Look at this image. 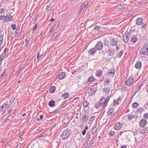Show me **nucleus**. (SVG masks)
<instances>
[{
  "label": "nucleus",
  "mask_w": 148,
  "mask_h": 148,
  "mask_svg": "<svg viewBox=\"0 0 148 148\" xmlns=\"http://www.w3.org/2000/svg\"><path fill=\"white\" fill-rule=\"evenodd\" d=\"M37 24L36 23L33 29V31H34V30L35 29H36V28L37 27Z\"/></svg>",
  "instance_id": "nucleus-58"
},
{
  "label": "nucleus",
  "mask_w": 148,
  "mask_h": 148,
  "mask_svg": "<svg viewBox=\"0 0 148 148\" xmlns=\"http://www.w3.org/2000/svg\"><path fill=\"white\" fill-rule=\"evenodd\" d=\"M129 34L128 33L125 34L123 36V40L124 42L127 43L128 41L129 37L128 36Z\"/></svg>",
  "instance_id": "nucleus-6"
},
{
  "label": "nucleus",
  "mask_w": 148,
  "mask_h": 148,
  "mask_svg": "<svg viewBox=\"0 0 148 148\" xmlns=\"http://www.w3.org/2000/svg\"><path fill=\"white\" fill-rule=\"evenodd\" d=\"M6 56L4 54H2L0 57V62H1L2 60L4 59L5 57Z\"/></svg>",
  "instance_id": "nucleus-31"
},
{
  "label": "nucleus",
  "mask_w": 148,
  "mask_h": 148,
  "mask_svg": "<svg viewBox=\"0 0 148 148\" xmlns=\"http://www.w3.org/2000/svg\"><path fill=\"white\" fill-rule=\"evenodd\" d=\"M77 101H78L79 99V97H77L74 98V100H77Z\"/></svg>",
  "instance_id": "nucleus-63"
},
{
  "label": "nucleus",
  "mask_w": 148,
  "mask_h": 148,
  "mask_svg": "<svg viewBox=\"0 0 148 148\" xmlns=\"http://www.w3.org/2000/svg\"><path fill=\"white\" fill-rule=\"evenodd\" d=\"M70 117V115H69L68 114L66 116V118L67 119H69Z\"/></svg>",
  "instance_id": "nucleus-61"
},
{
  "label": "nucleus",
  "mask_w": 148,
  "mask_h": 148,
  "mask_svg": "<svg viewBox=\"0 0 148 148\" xmlns=\"http://www.w3.org/2000/svg\"><path fill=\"white\" fill-rule=\"evenodd\" d=\"M104 97H103L99 101V102H104Z\"/></svg>",
  "instance_id": "nucleus-52"
},
{
  "label": "nucleus",
  "mask_w": 148,
  "mask_h": 148,
  "mask_svg": "<svg viewBox=\"0 0 148 148\" xmlns=\"http://www.w3.org/2000/svg\"><path fill=\"white\" fill-rule=\"evenodd\" d=\"M5 71H4L3 73H1V74L0 75V78H1L2 76H3L5 74Z\"/></svg>",
  "instance_id": "nucleus-53"
},
{
  "label": "nucleus",
  "mask_w": 148,
  "mask_h": 148,
  "mask_svg": "<svg viewBox=\"0 0 148 148\" xmlns=\"http://www.w3.org/2000/svg\"><path fill=\"white\" fill-rule=\"evenodd\" d=\"M148 50V47L146 45H143L140 51L141 54L144 55L146 54L147 50Z\"/></svg>",
  "instance_id": "nucleus-2"
},
{
  "label": "nucleus",
  "mask_w": 148,
  "mask_h": 148,
  "mask_svg": "<svg viewBox=\"0 0 148 148\" xmlns=\"http://www.w3.org/2000/svg\"><path fill=\"white\" fill-rule=\"evenodd\" d=\"M102 44L100 41L97 42L95 47L96 49L98 50H101L102 49Z\"/></svg>",
  "instance_id": "nucleus-4"
},
{
  "label": "nucleus",
  "mask_w": 148,
  "mask_h": 148,
  "mask_svg": "<svg viewBox=\"0 0 148 148\" xmlns=\"http://www.w3.org/2000/svg\"><path fill=\"white\" fill-rule=\"evenodd\" d=\"M121 97H119V98L117 99L116 102H118L119 101L121 100Z\"/></svg>",
  "instance_id": "nucleus-62"
},
{
  "label": "nucleus",
  "mask_w": 148,
  "mask_h": 148,
  "mask_svg": "<svg viewBox=\"0 0 148 148\" xmlns=\"http://www.w3.org/2000/svg\"><path fill=\"white\" fill-rule=\"evenodd\" d=\"M94 80V78L93 77H90L88 79V81L89 82H92Z\"/></svg>",
  "instance_id": "nucleus-38"
},
{
  "label": "nucleus",
  "mask_w": 148,
  "mask_h": 148,
  "mask_svg": "<svg viewBox=\"0 0 148 148\" xmlns=\"http://www.w3.org/2000/svg\"><path fill=\"white\" fill-rule=\"evenodd\" d=\"M90 142L89 141H88L86 144V148H89V145H90Z\"/></svg>",
  "instance_id": "nucleus-44"
},
{
  "label": "nucleus",
  "mask_w": 148,
  "mask_h": 148,
  "mask_svg": "<svg viewBox=\"0 0 148 148\" xmlns=\"http://www.w3.org/2000/svg\"><path fill=\"white\" fill-rule=\"evenodd\" d=\"M102 71L101 70L97 71L95 73V75L97 77H100L102 75Z\"/></svg>",
  "instance_id": "nucleus-15"
},
{
  "label": "nucleus",
  "mask_w": 148,
  "mask_h": 148,
  "mask_svg": "<svg viewBox=\"0 0 148 148\" xmlns=\"http://www.w3.org/2000/svg\"><path fill=\"white\" fill-rule=\"evenodd\" d=\"M58 35V33L57 32L55 33L52 37L51 40H52L53 41H54L55 39L56 38Z\"/></svg>",
  "instance_id": "nucleus-25"
},
{
  "label": "nucleus",
  "mask_w": 148,
  "mask_h": 148,
  "mask_svg": "<svg viewBox=\"0 0 148 148\" xmlns=\"http://www.w3.org/2000/svg\"><path fill=\"white\" fill-rule=\"evenodd\" d=\"M134 82V80L132 78L129 77L125 81V84L127 85H130L132 84Z\"/></svg>",
  "instance_id": "nucleus-3"
},
{
  "label": "nucleus",
  "mask_w": 148,
  "mask_h": 148,
  "mask_svg": "<svg viewBox=\"0 0 148 148\" xmlns=\"http://www.w3.org/2000/svg\"><path fill=\"white\" fill-rule=\"evenodd\" d=\"M29 40H28L27 39H26V40L25 43V47H26L27 46L29 43Z\"/></svg>",
  "instance_id": "nucleus-46"
},
{
  "label": "nucleus",
  "mask_w": 148,
  "mask_h": 148,
  "mask_svg": "<svg viewBox=\"0 0 148 148\" xmlns=\"http://www.w3.org/2000/svg\"><path fill=\"white\" fill-rule=\"evenodd\" d=\"M86 133V131L85 130H83L82 132V134L83 135H84Z\"/></svg>",
  "instance_id": "nucleus-55"
},
{
  "label": "nucleus",
  "mask_w": 148,
  "mask_h": 148,
  "mask_svg": "<svg viewBox=\"0 0 148 148\" xmlns=\"http://www.w3.org/2000/svg\"><path fill=\"white\" fill-rule=\"evenodd\" d=\"M89 92H90V94L92 95L95 93V91L93 89H90Z\"/></svg>",
  "instance_id": "nucleus-35"
},
{
  "label": "nucleus",
  "mask_w": 148,
  "mask_h": 148,
  "mask_svg": "<svg viewBox=\"0 0 148 148\" xmlns=\"http://www.w3.org/2000/svg\"><path fill=\"white\" fill-rule=\"evenodd\" d=\"M6 48H5L4 50V52L3 53V54H5V55L6 56L8 54V52L7 51H6Z\"/></svg>",
  "instance_id": "nucleus-41"
},
{
  "label": "nucleus",
  "mask_w": 148,
  "mask_h": 148,
  "mask_svg": "<svg viewBox=\"0 0 148 148\" xmlns=\"http://www.w3.org/2000/svg\"><path fill=\"white\" fill-rule=\"evenodd\" d=\"M3 35L1 34V32L0 31V46H1L3 40Z\"/></svg>",
  "instance_id": "nucleus-27"
},
{
  "label": "nucleus",
  "mask_w": 148,
  "mask_h": 148,
  "mask_svg": "<svg viewBox=\"0 0 148 148\" xmlns=\"http://www.w3.org/2000/svg\"><path fill=\"white\" fill-rule=\"evenodd\" d=\"M24 65H22L19 68L18 71H17V74H18L20 73V72L21 71V70H22L23 67H24Z\"/></svg>",
  "instance_id": "nucleus-32"
},
{
  "label": "nucleus",
  "mask_w": 148,
  "mask_h": 148,
  "mask_svg": "<svg viewBox=\"0 0 148 148\" xmlns=\"http://www.w3.org/2000/svg\"><path fill=\"white\" fill-rule=\"evenodd\" d=\"M10 14H7V16H6L7 17V18H6V19L8 20V21H12L13 19V18L12 16H10Z\"/></svg>",
  "instance_id": "nucleus-22"
},
{
  "label": "nucleus",
  "mask_w": 148,
  "mask_h": 148,
  "mask_svg": "<svg viewBox=\"0 0 148 148\" xmlns=\"http://www.w3.org/2000/svg\"><path fill=\"white\" fill-rule=\"evenodd\" d=\"M13 117V116L12 115H10V116H9L8 117L7 119H12Z\"/></svg>",
  "instance_id": "nucleus-54"
},
{
  "label": "nucleus",
  "mask_w": 148,
  "mask_h": 148,
  "mask_svg": "<svg viewBox=\"0 0 148 148\" xmlns=\"http://www.w3.org/2000/svg\"><path fill=\"white\" fill-rule=\"evenodd\" d=\"M147 121L144 119H143L140 122V124L141 127H144L146 125Z\"/></svg>",
  "instance_id": "nucleus-19"
},
{
  "label": "nucleus",
  "mask_w": 148,
  "mask_h": 148,
  "mask_svg": "<svg viewBox=\"0 0 148 148\" xmlns=\"http://www.w3.org/2000/svg\"><path fill=\"white\" fill-rule=\"evenodd\" d=\"M143 21V19L141 18H139L137 19L136 21V24L138 25L141 24Z\"/></svg>",
  "instance_id": "nucleus-16"
},
{
  "label": "nucleus",
  "mask_w": 148,
  "mask_h": 148,
  "mask_svg": "<svg viewBox=\"0 0 148 148\" xmlns=\"http://www.w3.org/2000/svg\"><path fill=\"white\" fill-rule=\"evenodd\" d=\"M115 71L114 70H110V71L108 73V76L112 77L114 76Z\"/></svg>",
  "instance_id": "nucleus-14"
},
{
  "label": "nucleus",
  "mask_w": 148,
  "mask_h": 148,
  "mask_svg": "<svg viewBox=\"0 0 148 148\" xmlns=\"http://www.w3.org/2000/svg\"><path fill=\"white\" fill-rule=\"evenodd\" d=\"M88 102H83V105L84 107H87L88 106Z\"/></svg>",
  "instance_id": "nucleus-42"
},
{
  "label": "nucleus",
  "mask_w": 148,
  "mask_h": 148,
  "mask_svg": "<svg viewBox=\"0 0 148 148\" xmlns=\"http://www.w3.org/2000/svg\"><path fill=\"white\" fill-rule=\"evenodd\" d=\"M122 127V124L120 122L116 123L114 126V127L115 130H119L121 129Z\"/></svg>",
  "instance_id": "nucleus-5"
},
{
  "label": "nucleus",
  "mask_w": 148,
  "mask_h": 148,
  "mask_svg": "<svg viewBox=\"0 0 148 148\" xmlns=\"http://www.w3.org/2000/svg\"><path fill=\"white\" fill-rule=\"evenodd\" d=\"M108 42L107 41H106L103 43V45L105 46H108Z\"/></svg>",
  "instance_id": "nucleus-56"
},
{
  "label": "nucleus",
  "mask_w": 148,
  "mask_h": 148,
  "mask_svg": "<svg viewBox=\"0 0 148 148\" xmlns=\"http://www.w3.org/2000/svg\"><path fill=\"white\" fill-rule=\"evenodd\" d=\"M147 132V130L145 128H143L141 129L140 133L141 134H145Z\"/></svg>",
  "instance_id": "nucleus-26"
},
{
  "label": "nucleus",
  "mask_w": 148,
  "mask_h": 148,
  "mask_svg": "<svg viewBox=\"0 0 148 148\" xmlns=\"http://www.w3.org/2000/svg\"><path fill=\"white\" fill-rule=\"evenodd\" d=\"M134 116L132 115H129L128 116V119L129 120H131L134 117Z\"/></svg>",
  "instance_id": "nucleus-40"
},
{
  "label": "nucleus",
  "mask_w": 148,
  "mask_h": 148,
  "mask_svg": "<svg viewBox=\"0 0 148 148\" xmlns=\"http://www.w3.org/2000/svg\"><path fill=\"white\" fill-rule=\"evenodd\" d=\"M124 6V5L122 4H119L117 5V8H119V9H122L123 8V6Z\"/></svg>",
  "instance_id": "nucleus-39"
},
{
  "label": "nucleus",
  "mask_w": 148,
  "mask_h": 148,
  "mask_svg": "<svg viewBox=\"0 0 148 148\" xmlns=\"http://www.w3.org/2000/svg\"><path fill=\"white\" fill-rule=\"evenodd\" d=\"M110 97L109 96H108L106 98L104 97V102H108L110 99Z\"/></svg>",
  "instance_id": "nucleus-37"
},
{
  "label": "nucleus",
  "mask_w": 148,
  "mask_h": 148,
  "mask_svg": "<svg viewBox=\"0 0 148 148\" xmlns=\"http://www.w3.org/2000/svg\"><path fill=\"white\" fill-rule=\"evenodd\" d=\"M118 42L116 39L114 38L110 41V45L112 46H116Z\"/></svg>",
  "instance_id": "nucleus-8"
},
{
  "label": "nucleus",
  "mask_w": 148,
  "mask_h": 148,
  "mask_svg": "<svg viewBox=\"0 0 148 148\" xmlns=\"http://www.w3.org/2000/svg\"><path fill=\"white\" fill-rule=\"evenodd\" d=\"M141 66L142 63L141 62L138 61L136 63L135 67L136 69H139L141 68Z\"/></svg>",
  "instance_id": "nucleus-11"
},
{
  "label": "nucleus",
  "mask_w": 148,
  "mask_h": 148,
  "mask_svg": "<svg viewBox=\"0 0 148 148\" xmlns=\"http://www.w3.org/2000/svg\"><path fill=\"white\" fill-rule=\"evenodd\" d=\"M146 27V25L145 24H143V23H142V25H141V28L142 29H145V28Z\"/></svg>",
  "instance_id": "nucleus-48"
},
{
  "label": "nucleus",
  "mask_w": 148,
  "mask_h": 148,
  "mask_svg": "<svg viewBox=\"0 0 148 148\" xmlns=\"http://www.w3.org/2000/svg\"><path fill=\"white\" fill-rule=\"evenodd\" d=\"M65 76V74L64 72L60 73L58 75V78L60 79H62L64 78Z\"/></svg>",
  "instance_id": "nucleus-10"
},
{
  "label": "nucleus",
  "mask_w": 148,
  "mask_h": 148,
  "mask_svg": "<svg viewBox=\"0 0 148 148\" xmlns=\"http://www.w3.org/2000/svg\"><path fill=\"white\" fill-rule=\"evenodd\" d=\"M126 145H124L123 146H122L121 148H126Z\"/></svg>",
  "instance_id": "nucleus-64"
},
{
  "label": "nucleus",
  "mask_w": 148,
  "mask_h": 148,
  "mask_svg": "<svg viewBox=\"0 0 148 148\" xmlns=\"http://www.w3.org/2000/svg\"><path fill=\"white\" fill-rule=\"evenodd\" d=\"M110 81L109 79L107 78L104 81L105 83L107 84V83H109L110 82Z\"/></svg>",
  "instance_id": "nucleus-49"
},
{
  "label": "nucleus",
  "mask_w": 148,
  "mask_h": 148,
  "mask_svg": "<svg viewBox=\"0 0 148 148\" xmlns=\"http://www.w3.org/2000/svg\"><path fill=\"white\" fill-rule=\"evenodd\" d=\"M8 105L6 103H5L3 105L1 108H0V110L1 109L2 111H4L5 110L8 109Z\"/></svg>",
  "instance_id": "nucleus-13"
},
{
  "label": "nucleus",
  "mask_w": 148,
  "mask_h": 148,
  "mask_svg": "<svg viewBox=\"0 0 148 148\" xmlns=\"http://www.w3.org/2000/svg\"><path fill=\"white\" fill-rule=\"evenodd\" d=\"M144 117L146 119H148V113H146L144 115Z\"/></svg>",
  "instance_id": "nucleus-47"
},
{
  "label": "nucleus",
  "mask_w": 148,
  "mask_h": 148,
  "mask_svg": "<svg viewBox=\"0 0 148 148\" xmlns=\"http://www.w3.org/2000/svg\"><path fill=\"white\" fill-rule=\"evenodd\" d=\"M48 104L50 107H54L56 104L55 102H49Z\"/></svg>",
  "instance_id": "nucleus-34"
},
{
  "label": "nucleus",
  "mask_w": 148,
  "mask_h": 148,
  "mask_svg": "<svg viewBox=\"0 0 148 148\" xmlns=\"http://www.w3.org/2000/svg\"><path fill=\"white\" fill-rule=\"evenodd\" d=\"M88 119V117L87 115H85L82 117V120L83 121L86 122Z\"/></svg>",
  "instance_id": "nucleus-24"
},
{
  "label": "nucleus",
  "mask_w": 148,
  "mask_h": 148,
  "mask_svg": "<svg viewBox=\"0 0 148 148\" xmlns=\"http://www.w3.org/2000/svg\"><path fill=\"white\" fill-rule=\"evenodd\" d=\"M89 3V1H86L84 3L80 8L79 10L81 12L86 7L87 5Z\"/></svg>",
  "instance_id": "nucleus-7"
},
{
  "label": "nucleus",
  "mask_w": 148,
  "mask_h": 148,
  "mask_svg": "<svg viewBox=\"0 0 148 148\" xmlns=\"http://www.w3.org/2000/svg\"><path fill=\"white\" fill-rule=\"evenodd\" d=\"M115 133L114 131H110L108 133V135L110 137H112L115 134Z\"/></svg>",
  "instance_id": "nucleus-30"
},
{
  "label": "nucleus",
  "mask_w": 148,
  "mask_h": 148,
  "mask_svg": "<svg viewBox=\"0 0 148 148\" xmlns=\"http://www.w3.org/2000/svg\"><path fill=\"white\" fill-rule=\"evenodd\" d=\"M22 145L21 144H18L16 147V148H20L21 147Z\"/></svg>",
  "instance_id": "nucleus-57"
},
{
  "label": "nucleus",
  "mask_w": 148,
  "mask_h": 148,
  "mask_svg": "<svg viewBox=\"0 0 148 148\" xmlns=\"http://www.w3.org/2000/svg\"><path fill=\"white\" fill-rule=\"evenodd\" d=\"M138 104L137 102H134L132 104V106L134 108H136L138 106Z\"/></svg>",
  "instance_id": "nucleus-33"
},
{
  "label": "nucleus",
  "mask_w": 148,
  "mask_h": 148,
  "mask_svg": "<svg viewBox=\"0 0 148 148\" xmlns=\"http://www.w3.org/2000/svg\"><path fill=\"white\" fill-rule=\"evenodd\" d=\"M39 54H40V53H38V56H37V61H38L39 60H40L39 58L41 57H42V55H43L42 54H41L40 55Z\"/></svg>",
  "instance_id": "nucleus-36"
},
{
  "label": "nucleus",
  "mask_w": 148,
  "mask_h": 148,
  "mask_svg": "<svg viewBox=\"0 0 148 148\" xmlns=\"http://www.w3.org/2000/svg\"><path fill=\"white\" fill-rule=\"evenodd\" d=\"M96 52V50L94 48H91L88 51V53L90 55H94Z\"/></svg>",
  "instance_id": "nucleus-9"
},
{
  "label": "nucleus",
  "mask_w": 148,
  "mask_h": 148,
  "mask_svg": "<svg viewBox=\"0 0 148 148\" xmlns=\"http://www.w3.org/2000/svg\"><path fill=\"white\" fill-rule=\"evenodd\" d=\"M138 40L137 36L134 35L132 36L130 39L131 42L134 43H135Z\"/></svg>",
  "instance_id": "nucleus-12"
},
{
  "label": "nucleus",
  "mask_w": 148,
  "mask_h": 148,
  "mask_svg": "<svg viewBox=\"0 0 148 148\" xmlns=\"http://www.w3.org/2000/svg\"><path fill=\"white\" fill-rule=\"evenodd\" d=\"M24 134V133L23 132H22L21 134H20L19 137L21 138L22 136H23V134Z\"/></svg>",
  "instance_id": "nucleus-51"
},
{
  "label": "nucleus",
  "mask_w": 148,
  "mask_h": 148,
  "mask_svg": "<svg viewBox=\"0 0 148 148\" xmlns=\"http://www.w3.org/2000/svg\"><path fill=\"white\" fill-rule=\"evenodd\" d=\"M114 110L113 108H110L107 112L108 115H110L114 112Z\"/></svg>",
  "instance_id": "nucleus-23"
},
{
  "label": "nucleus",
  "mask_w": 148,
  "mask_h": 148,
  "mask_svg": "<svg viewBox=\"0 0 148 148\" xmlns=\"http://www.w3.org/2000/svg\"><path fill=\"white\" fill-rule=\"evenodd\" d=\"M6 18H7V16H0V20H3L5 21H7V20L6 19Z\"/></svg>",
  "instance_id": "nucleus-29"
},
{
  "label": "nucleus",
  "mask_w": 148,
  "mask_h": 148,
  "mask_svg": "<svg viewBox=\"0 0 148 148\" xmlns=\"http://www.w3.org/2000/svg\"><path fill=\"white\" fill-rule=\"evenodd\" d=\"M12 28L13 30H15L16 28V25L15 24H12L11 25Z\"/></svg>",
  "instance_id": "nucleus-43"
},
{
  "label": "nucleus",
  "mask_w": 148,
  "mask_h": 148,
  "mask_svg": "<svg viewBox=\"0 0 148 148\" xmlns=\"http://www.w3.org/2000/svg\"><path fill=\"white\" fill-rule=\"evenodd\" d=\"M69 94L67 93H65L63 94L62 96V97L65 99L69 97Z\"/></svg>",
  "instance_id": "nucleus-21"
},
{
  "label": "nucleus",
  "mask_w": 148,
  "mask_h": 148,
  "mask_svg": "<svg viewBox=\"0 0 148 148\" xmlns=\"http://www.w3.org/2000/svg\"><path fill=\"white\" fill-rule=\"evenodd\" d=\"M104 92L106 94H108L110 91V88L109 87L103 89Z\"/></svg>",
  "instance_id": "nucleus-20"
},
{
  "label": "nucleus",
  "mask_w": 148,
  "mask_h": 148,
  "mask_svg": "<svg viewBox=\"0 0 148 148\" xmlns=\"http://www.w3.org/2000/svg\"><path fill=\"white\" fill-rule=\"evenodd\" d=\"M123 51L122 50L118 54V56L119 58H120L122 55Z\"/></svg>",
  "instance_id": "nucleus-45"
},
{
  "label": "nucleus",
  "mask_w": 148,
  "mask_h": 148,
  "mask_svg": "<svg viewBox=\"0 0 148 148\" xmlns=\"http://www.w3.org/2000/svg\"><path fill=\"white\" fill-rule=\"evenodd\" d=\"M56 89V88L54 86H51L50 88V92L51 93L55 91Z\"/></svg>",
  "instance_id": "nucleus-28"
},
{
  "label": "nucleus",
  "mask_w": 148,
  "mask_h": 148,
  "mask_svg": "<svg viewBox=\"0 0 148 148\" xmlns=\"http://www.w3.org/2000/svg\"><path fill=\"white\" fill-rule=\"evenodd\" d=\"M4 10L3 9H0V13L2 14L4 12Z\"/></svg>",
  "instance_id": "nucleus-60"
},
{
  "label": "nucleus",
  "mask_w": 148,
  "mask_h": 148,
  "mask_svg": "<svg viewBox=\"0 0 148 148\" xmlns=\"http://www.w3.org/2000/svg\"><path fill=\"white\" fill-rule=\"evenodd\" d=\"M99 27L98 26H97V25H96L94 27V29H95V30H97V29H98V28Z\"/></svg>",
  "instance_id": "nucleus-59"
},
{
  "label": "nucleus",
  "mask_w": 148,
  "mask_h": 148,
  "mask_svg": "<svg viewBox=\"0 0 148 148\" xmlns=\"http://www.w3.org/2000/svg\"><path fill=\"white\" fill-rule=\"evenodd\" d=\"M109 54V56H113L114 53V51L112 49H109L107 52Z\"/></svg>",
  "instance_id": "nucleus-17"
},
{
  "label": "nucleus",
  "mask_w": 148,
  "mask_h": 148,
  "mask_svg": "<svg viewBox=\"0 0 148 148\" xmlns=\"http://www.w3.org/2000/svg\"><path fill=\"white\" fill-rule=\"evenodd\" d=\"M103 104L102 102H96L95 105V108L97 109L99 108L100 106Z\"/></svg>",
  "instance_id": "nucleus-18"
},
{
  "label": "nucleus",
  "mask_w": 148,
  "mask_h": 148,
  "mask_svg": "<svg viewBox=\"0 0 148 148\" xmlns=\"http://www.w3.org/2000/svg\"><path fill=\"white\" fill-rule=\"evenodd\" d=\"M69 133L70 132L68 130H65L62 133L60 137L62 139H65L68 137Z\"/></svg>",
  "instance_id": "nucleus-1"
},
{
  "label": "nucleus",
  "mask_w": 148,
  "mask_h": 148,
  "mask_svg": "<svg viewBox=\"0 0 148 148\" xmlns=\"http://www.w3.org/2000/svg\"><path fill=\"white\" fill-rule=\"evenodd\" d=\"M51 9V5L49 4L47 8V10L49 11Z\"/></svg>",
  "instance_id": "nucleus-50"
}]
</instances>
